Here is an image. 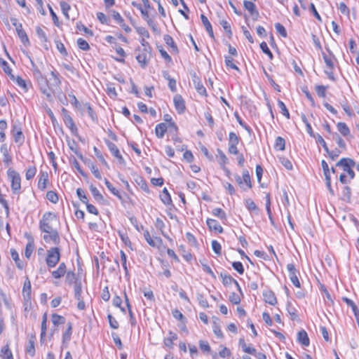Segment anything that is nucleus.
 <instances>
[{
  "label": "nucleus",
  "instance_id": "680f3d73",
  "mask_svg": "<svg viewBox=\"0 0 359 359\" xmlns=\"http://www.w3.org/2000/svg\"><path fill=\"white\" fill-rule=\"evenodd\" d=\"M232 266L239 274H243L245 270L243 264L240 262H234L232 263Z\"/></svg>",
  "mask_w": 359,
  "mask_h": 359
},
{
  "label": "nucleus",
  "instance_id": "864d4df0",
  "mask_svg": "<svg viewBox=\"0 0 359 359\" xmlns=\"http://www.w3.org/2000/svg\"><path fill=\"white\" fill-rule=\"evenodd\" d=\"M76 194L82 203L85 204L88 203V198L82 189L78 188L76 189Z\"/></svg>",
  "mask_w": 359,
  "mask_h": 359
},
{
  "label": "nucleus",
  "instance_id": "774afa93",
  "mask_svg": "<svg viewBox=\"0 0 359 359\" xmlns=\"http://www.w3.org/2000/svg\"><path fill=\"white\" fill-rule=\"evenodd\" d=\"M244 7L246 10L249 11V13L253 12L256 10V6L254 3L250 1H244L243 2Z\"/></svg>",
  "mask_w": 359,
  "mask_h": 359
},
{
  "label": "nucleus",
  "instance_id": "1a4fd4ad",
  "mask_svg": "<svg viewBox=\"0 0 359 359\" xmlns=\"http://www.w3.org/2000/svg\"><path fill=\"white\" fill-rule=\"evenodd\" d=\"M287 269L289 273V278L292 284L297 287H300V282L297 276L299 271L295 269L294 265L293 264H288L287 265Z\"/></svg>",
  "mask_w": 359,
  "mask_h": 359
},
{
  "label": "nucleus",
  "instance_id": "72a5a7b5",
  "mask_svg": "<svg viewBox=\"0 0 359 359\" xmlns=\"http://www.w3.org/2000/svg\"><path fill=\"white\" fill-rule=\"evenodd\" d=\"M177 339V334L172 332H170L168 337L164 339L165 346L168 347H172L173 344V341L176 340Z\"/></svg>",
  "mask_w": 359,
  "mask_h": 359
},
{
  "label": "nucleus",
  "instance_id": "423d86ee",
  "mask_svg": "<svg viewBox=\"0 0 359 359\" xmlns=\"http://www.w3.org/2000/svg\"><path fill=\"white\" fill-rule=\"evenodd\" d=\"M355 165V161L351 158H343L337 163V166H341L345 172H346L350 177L353 179L355 176L354 171L351 167Z\"/></svg>",
  "mask_w": 359,
  "mask_h": 359
},
{
  "label": "nucleus",
  "instance_id": "6ab92c4d",
  "mask_svg": "<svg viewBox=\"0 0 359 359\" xmlns=\"http://www.w3.org/2000/svg\"><path fill=\"white\" fill-rule=\"evenodd\" d=\"M67 272V267L66 264L64 262H62L60 264L57 269L55 271H53L51 272V274L53 278H60L61 277L64 276L65 274Z\"/></svg>",
  "mask_w": 359,
  "mask_h": 359
},
{
  "label": "nucleus",
  "instance_id": "09e8293b",
  "mask_svg": "<svg viewBox=\"0 0 359 359\" xmlns=\"http://www.w3.org/2000/svg\"><path fill=\"white\" fill-rule=\"evenodd\" d=\"M243 184H245L248 188H252V183L250 180V176L249 172L247 170H243Z\"/></svg>",
  "mask_w": 359,
  "mask_h": 359
},
{
  "label": "nucleus",
  "instance_id": "2f4dec72",
  "mask_svg": "<svg viewBox=\"0 0 359 359\" xmlns=\"http://www.w3.org/2000/svg\"><path fill=\"white\" fill-rule=\"evenodd\" d=\"M51 320L55 326H57L65 323V317L56 313H53L51 316Z\"/></svg>",
  "mask_w": 359,
  "mask_h": 359
},
{
  "label": "nucleus",
  "instance_id": "a18cd8bd",
  "mask_svg": "<svg viewBox=\"0 0 359 359\" xmlns=\"http://www.w3.org/2000/svg\"><path fill=\"white\" fill-rule=\"evenodd\" d=\"M93 150H94V152H95V155L96 156V157L101 161V163L105 166L107 167V168H109V165L107 163V162L106 161V160L104 159V156L102 155V154L101 153V151L96 147H95L93 148Z\"/></svg>",
  "mask_w": 359,
  "mask_h": 359
},
{
  "label": "nucleus",
  "instance_id": "bb28decb",
  "mask_svg": "<svg viewBox=\"0 0 359 359\" xmlns=\"http://www.w3.org/2000/svg\"><path fill=\"white\" fill-rule=\"evenodd\" d=\"M22 294L25 299H30L31 295V283L28 278H27V280L25 281L23 290H22Z\"/></svg>",
  "mask_w": 359,
  "mask_h": 359
},
{
  "label": "nucleus",
  "instance_id": "603ef678",
  "mask_svg": "<svg viewBox=\"0 0 359 359\" xmlns=\"http://www.w3.org/2000/svg\"><path fill=\"white\" fill-rule=\"evenodd\" d=\"M135 29H136L137 32L138 33V34H140L141 36H142V38H146V39L149 38V36H150L149 33L145 27H136Z\"/></svg>",
  "mask_w": 359,
  "mask_h": 359
},
{
  "label": "nucleus",
  "instance_id": "8fccbe9b",
  "mask_svg": "<svg viewBox=\"0 0 359 359\" xmlns=\"http://www.w3.org/2000/svg\"><path fill=\"white\" fill-rule=\"evenodd\" d=\"M77 46L80 49L83 50H88L90 49V46L88 43L82 38H79L77 39Z\"/></svg>",
  "mask_w": 359,
  "mask_h": 359
},
{
  "label": "nucleus",
  "instance_id": "e433bc0d",
  "mask_svg": "<svg viewBox=\"0 0 359 359\" xmlns=\"http://www.w3.org/2000/svg\"><path fill=\"white\" fill-rule=\"evenodd\" d=\"M287 311L290 316L292 320H296L298 317L297 309L292 306L290 302L287 304Z\"/></svg>",
  "mask_w": 359,
  "mask_h": 359
},
{
  "label": "nucleus",
  "instance_id": "13d9d810",
  "mask_svg": "<svg viewBox=\"0 0 359 359\" xmlns=\"http://www.w3.org/2000/svg\"><path fill=\"white\" fill-rule=\"evenodd\" d=\"M280 160V162L281 163V164L287 169V170H292L293 166H292V164L291 163V161L285 158V157H280L279 158Z\"/></svg>",
  "mask_w": 359,
  "mask_h": 359
},
{
  "label": "nucleus",
  "instance_id": "39448f33",
  "mask_svg": "<svg viewBox=\"0 0 359 359\" xmlns=\"http://www.w3.org/2000/svg\"><path fill=\"white\" fill-rule=\"evenodd\" d=\"M61 114H62V120H63L65 126L70 130L72 135L77 136L78 135V128L76 126L69 111L65 108H62Z\"/></svg>",
  "mask_w": 359,
  "mask_h": 359
},
{
  "label": "nucleus",
  "instance_id": "7ed1b4c3",
  "mask_svg": "<svg viewBox=\"0 0 359 359\" xmlns=\"http://www.w3.org/2000/svg\"><path fill=\"white\" fill-rule=\"evenodd\" d=\"M7 175L11 182V190L13 194H19L21 189V177L18 172L13 168L7 170Z\"/></svg>",
  "mask_w": 359,
  "mask_h": 359
},
{
  "label": "nucleus",
  "instance_id": "aec40b11",
  "mask_svg": "<svg viewBox=\"0 0 359 359\" xmlns=\"http://www.w3.org/2000/svg\"><path fill=\"white\" fill-rule=\"evenodd\" d=\"M201 21H202L206 31L208 32V34L210 35V36L211 38L214 39V33H213L212 27V25H211L210 21L208 20V18L205 15L201 14Z\"/></svg>",
  "mask_w": 359,
  "mask_h": 359
},
{
  "label": "nucleus",
  "instance_id": "0eeeda50",
  "mask_svg": "<svg viewBox=\"0 0 359 359\" xmlns=\"http://www.w3.org/2000/svg\"><path fill=\"white\" fill-rule=\"evenodd\" d=\"M45 234L43 236V240L47 243H52L58 245L60 242V238L57 229H53L43 232Z\"/></svg>",
  "mask_w": 359,
  "mask_h": 359
},
{
  "label": "nucleus",
  "instance_id": "c9c22d12",
  "mask_svg": "<svg viewBox=\"0 0 359 359\" xmlns=\"http://www.w3.org/2000/svg\"><path fill=\"white\" fill-rule=\"evenodd\" d=\"M14 141L15 143L18 144L19 146H21L25 142V136L22 133V131H18L13 134Z\"/></svg>",
  "mask_w": 359,
  "mask_h": 359
},
{
  "label": "nucleus",
  "instance_id": "4d7b16f0",
  "mask_svg": "<svg viewBox=\"0 0 359 359\" xmlns=\"http://www.w3.org/2000/svg\"><path fill=\"white\" fill-rule=\"evenodd\" d=\"M260 48L265 54H266L269 57L270 59L273 58V53L269 48L267 43L266 42L263 41L260 43Z\"/></svg>",
  "mask_w": 359,
  "mask_h": 359
},
{
  "label": "nucleus",
  "instance_id": "5701e85b",
  "mask_svg": "<svg viewBox=\"0 0 359 359\" xmlns=\"http://www.w3.org/2000/svg\"><path fill=\"white\" fill-rule=\"evenodd\" d=\"M167 125L164 123L157 124L155 128V133L157 137L163 138L167 131Z\"/></svg>",
  "mask_w": 359,
  "mask_h": 359
},
{
  "label": "nucleus",
  "instance_id": "37998d69",
  "mask_svg": "<svg viewBox=\"0 0 359 359\" xmlns=\"http://www.w3.org/2000/svg\"><path fill=\"white\" fill-rule=\"evenodd\" d=\"M239 137L233 132H230L229 135V145H238Z\"/></svg>",
  "mask_w": 359,
  "mask_h": 359
},
{
  "label": "nucleus",
  "instance_id": "20e7f679",
  "mask_svg": "<svg viewBox=\"0 0 359 359\" xmlns=\"http://www.w3.org/2000/svg\"><path fill=\"white\" fill-rule=\"evenodd\" d=\"M60 259V249L58 247L50 248L47 250L46 262L48 268L55 267L59 262Z\"/></svg>",
  "mask_w": 359,
  "mask_h": 359
},
{
  "label": "nucleus",
  "instance_id": "f257e3e1",
  "mask_svg": "<svg viewBox=\"0 0 359 359\" xmlns=\"http://www.w3.org/2000/svg\"><path fill=\"white\" fill-rule=\"evenodd\" d=\"M33 65V75L36 79L41 92L48 98L51 97L52 93H53V87L59 88L61 84V81L59 77V74L57 72L52 71L50 73L53 77V82L50 84L51 87H48L47 85L46 79L43 76L39 69L32 63Z\"/></svg>",
  "mask_w": 359,
  "mask_h": 359
},
{
  "label": "nucleus",
  "instance_id": "2eb2a0df",
  "mask_svg": "<svg viewBox=\"0 0 359 359\" xmlns=\"http://www.w3.org/2000/svg\"><path fill=\"white\" fill-rule=\"evenodd\" d=\"M0 151L3 154V162L5 165H8L12 162V157L9 154L8 148L6 144H3L0 147Z\"/></svg>",
  "mask_w": 359,
  "mask_h": 359
},
{
  "label": "nucleus",
  "instance_id": "79ce46f5",
  "mask_svg": "<svg viewBox=\"0 0 359 359\" xmlns=\"http://www.w3.org/2000/svg\"><path fill=\"white\" fill-rule=\"evenodd\" d=\"M27 352L32 356L35 354V347H34V337H32L29 339L28 344L27 346Z\"/></svg>",
  "mask_w": 359,
  "mask_h": 359
},
{
  "label": "nucleus",
  "instance_id": "f704fd0d",
  "mask_svg": "<svg viewBox=\"0 0 359 359\" xmlns=\"http://www.w3.org/2000/svg\"><path fill=\"white\" fill-rule=\"evenodd\" d=\"M60 8H61L63 15L65 16V18L67 20H69V11L71 9L69 4L64 1H61L60 2Z\"/></svg>",
  "mask_w": 359,
  "mask_h": 359
},
{
  "label": "nucleus",
  "instance_id": "4c0bfd02",
  "mask_svg": "<svg viewBox=\"0 0 359 359\" xmlns=\"http://www.w3.org/2000/svg\"><path fill=\"white\" fill-rule=\"evenodd\" d=\"M34 249V244L33 239H31L26 245L25 255L27 258H29Z\"/></svg>",
  "mask_w": 359,
  "mask_h": 359
},
{
  "label": "nucleus",
  "instance_id": "ea45409f",
  "mask_svg": "<svg viewBox=\"0 0 359 359\" xmlns=\"http://www.w3.org/2000/svg\"><path fill=\"white\" fill-rule=\"evenodd\" d=\"M1 351L2 353V359H13V353L8 345L2 347Z\"/></svg>",
  "mask_w": 359,
  "mask_h": 359
},
{
  "label": "nucleus",
  "instance_id": "f3484780",
  "mask_svg": "<svg viewBox=\"0 0 359 359\" xmlns=\"http://www.w3.org/2000/svg\"><path fill=\"white\" fill-rule=\"evenodd\" d=\"M48 182V174L47 172L41 171L39 175V179L38 182V187L41 191H43L47 187V183Z\"/></svg>",
  "mask_w": 359,
  "mask_h": 359
},
{
  "label": "nucleus",
  "instance_id": "cd10ccee",
  "mask_svg": "<svg viewBox=\"0 0 359 359\" xmlns=\"http://www.w3.org/2000/svg\"><path fill=\"white\" fill-rule=\"evenodd\" d=\"M339 132L344 137H346L350 134V130L348 126L343 122H339L337 125Z\"/></svg>",
  "mask_w": 359,
  "mask_h": 359
},
{
  "label": "nucleus",
  "instance_id": "c85d7f7f",
  "mask_svg": "<svg viewBox=\"0 0 359 359\" xmlns=\"http://www.w3.org/2000/svg\"><path fill=\"white\" fill-rule=\"evenodd\" d=\"M195 88L198 93L201 95H207V91L203 83L198 80H194Z\"/></svg>",
  "mask_w": 359,
  "mask_h": 359
},
{
  "label": "nucleus",
  "instance_id": "9b49d317",
  "mask_svg": "<svg viewBox=\"0 0 359 359\" xmlns=\"http://www.w3.org/2000/svg\"><path fill=\"white\" fill-rule=\"evenodd\" d=\"M220 277L222 280V283L224 286H229L230 285L233 283L236 285V287H237V289L239 290V292L241 293H242V290H241L239 283H238V281L236 280L233 278L230 275H229L224 272H221Z\"/></svg>",
  "mask_w": 359,
  "mask_h": 359
},
{
  "label": "nucleus",
  "instance_id": "7c9ffc66",
  "mask_svg": "<svg viewBox=\"0 0 359 359\" xmlns=\"http://www.w3.org/2000/svg\"><path fill=\"white\" fill-rule=\"evenodd\" d=\"M104 184L107 189L113 194L114 196H117L119 199H121V195L119 191L112 185V184L107 180L104 179Z\"/></svg>",
  "mask_w": 359,
  "mask_h": 359
},
{
  "label": "nucleus",
  "instance_id": "4be33fe9",
  "mask_svg": "<svg viewBox=\"0 0 359 359\" xmlns=\"http://www.w3.org/2000/svg\"><path fill=\"white\" fill-rule=\"evenodd\" d=\"M16 29L17 34L18 37L20 39L22 43H23L25 45H29V38L25 32V31L23 29L22 25L20 26V27H18Z\"/></svg>",
  "mask_w": 359,
  "mask_h": 359
},
{
  "label": "nucleus",
  "instance_id": "bf43d9fd",
  "mask_svg": "<svg viewBox=\"0 0 359 359\" xmlns=\"http://www.w3.org/2000/svg\"><path fill=\"white\" fill-rule=\"evenodd\" d=\"M217 151L218 153L219 158V164L221 165H225L228 161V158H227L226 156L220 149H217Z\"/></svg>",
  "mask_w": 359,
  "mask_h": 359
},
{
  "label": "nucleus",
  "instance_id": "69168bd1",
  "mask_svg": "<svg viewBox=\"0 0 359 359\" xmlns=\"http://www.w3.org/2000/svg\"><path fill=\"white\" fill-rule=\"evenodd\" d=\"M275 28L276 31L283 36L286 37L287 36V31L283 25H282L280 23L278 22L275 24Z\"/></svg>",
  "mask_w": 359,
  "mask_h": 359
},
{
  "label": "nucleus",
  "instance_id": "9d476101",
  "mask_svg": "<svg viewBox=\"0 0 359 359\" xmlns=\"http://www.w3.org/2000/svg\"><path fill=\"white\" fill-rule=\"evenodd\" d=\"M106 144L111 154L118 160V163L123 164L125 163L124 158L121 154L117 146L109 140L106 142Z\"/></svg>",
  "mask_w": 359,
  "mask_h": 359
},
{
  "label": "nucleus",
  "instance_id": "0e129e2a",
  "mask_svg": "<svg viewBox=\"0 0 359 359\" xmlns=\"http://www.w3.org/2000/svg\"><path fill=\"white\" fill-rule=\"evenodd\" d=\"M92 173L93 174V175L95 176V177H96L97 179L98 180H101L102 179V175L98 170V168H97V166L93 164V163H91L90 165H88Z\"/></svg>",
  "mask_w": 359,
  "mask_h": 359
},
{
  "label": "nucleus",
  "instance_id": "a19ab883",
  "mask_svg": "<svg viewBox=\"0 0 359 359\" xmlns=\"http://www.w3.org/2000/svg\"><path fill=\"white\" fill-rule=\"evenodd\" d=\"M120 255H121V264H122L123 268L125 271V275H126V276H128L129 275V273H128V267H127L126 255L123 250L120 251Z\"/></svg>",
  "mask_w": 359,
  "mask_h": 359
},
{
  "label": "nucleus",
  "instance_id": "de8ad7c7",
  "mask_svg": "<svg viewBox=\"0 0 359 359\" xmlns=\"http://www.w3.org/2000/svg\"><path fill=\"white\" fill-rule=\"evenodd\" d=\"M245 205L250 211H257L258 210L257 205L251 198L245 199Z\"/></svg>",
  "mask_w": 359,
  "mask_h": 359
},
{
  "label": "nucleus",
  "instance_id": "3c124183",
  "mask_svg": "<svg viewBox=\"0 0 359 359\" xmlns=\"http://www.w3.org/2000/svg\"><path fill=\"white\" fill-rule=\"evenodd\" d=\"M82 288L80 283H75L74 285V297L77 300H80L81 297Z\"/></svg>",
  "mask_w": 359,
  "mask_h": 359
},
{
  "label": "nucleus",
  "instance_id": "4468645a",
  "mask_svg": "<svg viewBox=\"0 0 359 359\" xmlns=\"http://www.w3.org/2000/svg\"><path fill=\"white\" fill-rule=\"evenodd\" d=\"M264 300L266 303L270 305H276L277 304V299L275 294L271 290H265L263 292Z\"/></svg>",
  "mask_w": 359,
  "mask_h": 359
},
{
  "label": "nucleus",
  "instance_id": "49530a36",
  "mask_svg": "<svg viewBox=\"0 0 359 359\" xmlns=\"http://www.w3.org/2000/svg\"><path fill=\"white\" fill-rule=\"evenodd\" d=\"M36 168L34 165L29 166L26 170L25 177L27 180H32L36 175Z\"/></svg>",
  "mask_w": 359,
  "mask_h": 359
},
{
  "label": "nucleus",
  "instance_id": "6e6552de",
  "mask_svg": "<svg viewBox=\"0 0 359 359\" xmlns=\"http://www.w3.org/2000/svg\"><path fill=\"white\" fill-rule=\"evenodd\" d=\"M137 50L138 51V53L136 55V59L141 66L144 67L148 63V60L150 57L151 47L142 49L138 48Z\"/></svg>",
  "mask_w": 359,
  "mask_h": 359
},
{
  "label": "nucleus",
  "instance_id": "e2e57ef3",
  "mask_svg": "<svg viewBox=\"0 0 359 359\" xmlns=\"http://www.w3.org/2000/svg\"><path fill=\"white\" fill-rule=\"evenodd\" d=\"M199 346H200L201 350L203 352L209 353L211 351V348H210L208 342L206 341L200 340L199 341Z\"/></svg>",
  "mask_w": 359,
  "mask_h": 359
},
{
  "label": "nucleus",
  "instance_id": "a878e982",
  "mask_svg": "<svg viewBox=\"0 0 359 359\" xmlns=\"http://www.w3.org/2000/svg\"><path fill=\"white\" fill-rule=\"evenodd\" d=\"M163 39L165 43L169 46L175 53L178 52V48L172 36L168 34L164 35Z\"/></svg>",
  "mask_w": 359,
  "mask_h": 359
},
{
  "label": "nucleus",
  "instance_id": "052dcab7",
  "mask_svg": "<svg viewBox=\"0 0 359 359\" xmlns=\"http://www.w3.org/2000/svg\"><path fill=\"white\" fill-rule=\"evenodd\" d=\"M220 24L222 26L223 29L225 30V32L228 34L229 37V38L231 37L232 32H231L230 24L226 20H222L220 22Z\"/></svg>",
  "mask_w": 359,
  "mask_h": 359
},
{
  "label": "nucleus",
  "instance_id": "338daca9",
  "mask_svg": "<svg viewBox=\"0 0 359 359\" xmlns=\"http://www.w3.org/2000/svg\"><path fill=\"white\" fill-rule=\"evenodd\" d=\"M197 299L201 306L203 308H208L209 306L208 300L206 298L201 294H198L197 295Z\"/></svg>",
  "mask_w": 359,
  "mask_h": 359
},
{
  "label": "nucleus",
  "instance_id": "dca6fc26",
  "mask_svg": "<svg viewBox=\"0 0 359 359\" xmlns=\"http://www.w3.org/2000/svg\"><path fill=\"white\" fill-rule=\"evenodd\" d=\"M72 334V323L68 322L67 324V329L62 334V346H65L71 340Z\"/></svg>",
  "mask_w": 359,
  "mask_h": 359
},
{
  "label": "nucleus",
  "instance_id": "473e14b6",
  "mask_svg": "<svg viewBox=\"0 0 359 359\" xmlns=\"http://www.w3.org/2000/svg\"><path fill=\"white\" fill-rule=\"evenodd\" d=\"M90 190L91 191L92 195L93 196L94 198L99 202H101L104 200V198L100 191L94 186L91 185L90 187Z\"/></svg>",
  "mask_w": 359,
  "mask_h": 359
},
{
  "label": "nucleus",
  "instance_id": "58836bf2",
  "mask_svg": "<svg viewBox=\"0 0 359 359\" xmlns=\"http://www.w3.org/2000/svg\"><path fill=\"white\" fill-rule=\"evenodd\" d=\"M212 214L222 220L226 219L225 212L220 208H214L212 211Z\"/></svg>",
  "mask_w": 359,
  "mask_h": 359
},
{
  "label": "nucleus",
  "instance_id": "f03ea898",
  "mask_svg": "<svg viewBox=\"0 0 359 359\" xmlns=\"http://www.w3.org/2000/svg\"><path fill=\"white\" fill-rule=\"evenodd\" d=\"M57 217L55 213L47 212L43 215L39 221V229L42 232L53 229V223L57 222Z\"/></svg>",
  "mask_w": 359,
  "mask_h": 359
},
{
  "label": "nucleus",
  "instance_id": "6e6d98bb",
  "mask_svg": "<svg viewBox=\"0 0 359 359\" xmlns=\"http://www.w3.org/2000/svg\"><path fill=\"white\" fill-rule=\"evenodd\" d=\"M212 248L214 252L218 255H220L222 253V246L219 242L215 240L212 241Z\"/></svg>",
  "mask_w": 359,
  "mask_h": 359
},
{
  "label": "nucleus",
  "instance_id": "a211bd4d",
  "mask_svg": "<svg viewBox=\"0 0 359 359\" xmlns=\"http://www.w3.org/2000/svg\"><path fill=\"white\" fill-rule=\"evenodd\" d=\"M206 223L210 231H215L218 233L223 232V228L217 220L213 219H208Z\"/></svg>",
  "mask_w": 359,
  "mask_h": 359
},
{
  "label": "nucleus",
  "instance_id": "393cba45",
  "mask_svg": "<svg viewBox=\"0 0 359 359\" xmlns=\"http://www.w3.org/2000/svg\"><path fill=\"white\" fill-rule=\"evenodd\" d=\"M160 198L165 205H169L172 203L171 196L166 188H164L162 193L160 194Z\"/></svg>",
  "mask_w": 359,
  "mask_h": 359
},
{
  "label": "nucleus",
  "instance_id": "c03bdc74",
  "mask_svg": "<svg viewBox=\"0 0 359 359\" xmlns=\"http://www.w3.org/2000/svg\"><path fill=\"white\" fill-rule=\"evenodd\" d=\"M278 106L280 109V113L283 116H285L287 118H290V113H289L285 103L283 101L278 100Z\"/></svg>",
  "mask_w": 359,
  "mask_h": 359
},
{
  "label": "nucleus",
  "instance_id": "412c9836",
  "mask_svg": "<svg viewBox=\"0 0 359 359\" xmlns=\"http://www.w3.org/2000/svg\"><path fill=\"white\" fill-rule=\"evenodd\" d=\"M297 340L305 346L309 345V339L306 332L304 330H300L297 334Z\"/></svg>",
  "mask_w": 359,
  "mask_h": 359
},
{
  "label": "nucleus",
  "instance_id": "ddd939ff",
  "mask_svg": "<svg viewBox=\"0 0 359 359\" xmlns=\"http://www.w3.org/2000/svg\"><path fill=\"white\" fill-rule=\"evenodd\" d=\"M144 237L148 244L151 247H157L161 244L162 240L159 237H155L152 238L150 236V233L147 229L144 230Z\"/></svg>",
  "mask_w": 359,
  "mask_h": 359
},
{
  "label": "nucleus",
  "instance_id": "f8f14e48",
  "mask_svg": "<svg viewBox=\"0 0 359 359\" xmlns=\"http://www.w3.org/2000/svg\"><path fill=\"white\" fill-rule=\"evenodd\" d=\"M175 107L179 114L184 112L186 107L183 97L180 95H175L173 97Z\"/></svg>",
  "mask_w": 359,
  "mask_h": 359
},
{
  "label": "nucleus",
  "instance_id": "b1692460",
  "mask_svg": "<svg viewBox=\"0 0 359 359\" xmlns=\"http://www.w3.org/2000/svg\"><path fill=\"white\" fill-rule=\"evenodd\" d=\"M11 255L12 259L15 261L17 267L19 269H22L25 266V264L22 261H21L19 258V255L15 250H11Z\"/></svg>",
  "mask_w": 359,
  "mask_h": 359
},
{
  "label": "nucleus",
  "instance_id": "c756f323",
  "mask_svg": "<svg viewBox=\"0 0 359 359\" xmlns=\"http://www.w3.org/2000/svg\"><path fill=\"white\" fill-rule=\"evenodd\" d=\"M274 148L276 150L283 151L285 149V141L281 137H277L275 140Z\"/></svg>",
  "mask_w": 359,
  "mask_h": 359
},
{
  "label": "nucleus",
  "instance_id": "5fc2aeb1",
  "mask_svg": "<svg viewBox=\"0 0 359 359\" xmlns=\"http://www.w3.org/2000/svg\"><path fill=\"white\" fill-rule=\"evenodd\" d=\"M46 198L48 201L53 203H57L58 201L57 194L53 191H49L46 194Z\"/></svg>",
  "mask_w": 359,
  "mask_h": 359
}]
</instances>
